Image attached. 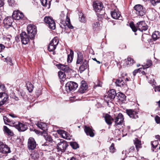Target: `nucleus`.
I'll list each match as a JSON object with an SVG mask.
<instances>
[{"mask_svg": "<svg viewBox=\"0 0 160 160\" xmlns=\"http://www.w3.org/2000/svg\"><path fill=\"white\" fill-rule=\"evenodd\" d=\"M65 16V14L63 11L62 12L60 15V19L62 21L61 22L60 26L63 29L66 28V26H67L70 29H72L73 27L71 24L70 18H68L67 14L66 16V18L65 22L64 21V19Z\"/></svg>", "mask_w": 160, "mask_h": 160, "instance_id": "f257e3e1", "label": "nucleus"}, {"mask_svg": "<svg viewBox=\"0 0 160 160\" xmlns=\"http://www.w3.org/2000/svg\"><path fill=\"white\" fill-rule=\"evenodd\" d=\"M130 27L134 32H136L137 30L143 32L147 30L148 26L144 21L138 22L136 24L135 26L133 24L131 23Z\"/></svg>", "mask_w": 160, "mask_h": 160, "instance_id": "f03ea898", "label": "nucleus"}, {"mask_svg": "<svg viewBox=\"0 0 160 160\" xmlns=\"http://www.w3.org/2000/svg\"><path fill=\"white\" fill-rule=\"evenodd\" d=\"M57 145V152H60V154L64 152L68 146L67 142L63 140L57 139L55 141Z\"/></svg>", "mask_w": 160, "mask_h": 160, "instance_id": "7ed1b4c3", "label": "nucleus"}, {"mask_svg": "<svg viewBox=\"0 0 160 160\" xmlns=\"http://www.w3.org/2000/svg\"><path fill=\"white\" fill-rule=\"evenodd\" d=\"M27 31L30 38L32 40L34 39L37 32L36 26L33 25L29 24L27 28Z\"/></svg>", "mask_w": 160, "mask_h": 160, "instance_id": "20e7f679", "label": "nucleus"}, {"mask_svg": "<svg viewBox=\"0 0 160 160\" xmlns=\"http://www.w3.org/2000/svg\"><path fill=\"white\" fill-rule=\"evenodd\" d=\"M134 9L136 11V14L138 16H142L145 14L146 9L140 4L135 5L134 7Z\"/></svg>", "mask_w": 160, "mask_h": 160, "instance_id": "39448f33", "label": "nucleus"}, {"mask_svg": "<svg viewBox=\"0 0 160 160\" xmlns=\"http://www.w3.org/2000/svg\"><path fill=\"white\" fill-rule=\"evenodd\" d=\"M45 23L48 24L49 28L52 29L55 28V23L52 18L49 16H46L44 18Z\"/></svg>", "mask_w": 160, "mask_h": 160, "instance_id": "423d86ee", "label": "nucleus"}, {"mask_svg": "<svg viewBox=\"0 0 160 160\" xmlns=\"http://www.w3.org/2000/svg\"><path fill=\"white\" fill-rule=\"evenodd\" d=\"M78 87V84L72 81L68 82L65 85L66 90L67 92L75 90Z\"/></svg>", "mask_w": 160, "mask_h": 160, "instance_id": "0eeeda50", "label": "nucleus"}, {"mask_svg": "<svg viewBox=\"0 0 160 160\" xmlns=\"http://www.w3.org/2000/svg\"><path fill=\"white\" fill-rule=\"evenodd\" d=\"M115 90L112 89L108 91V93L107 95H105L104 98V100L108 102L109 101L113 99L117 96Z\"/></svg>", "mask_w": 160, "mask_h": 160, "instance_id": "6e6552de", "label": "nucleus"}, {"mask_svg": "<svg viewBox=\"0 0 160 160\" xmlns=\"http://www.w3.org/2000/svg\"><path fill=\"white\" fill-rule=\"evenodd\" d=\"M59 41L56 38H54L50 42L48 47V50L49 52L53 51L54 50L56 46L58 45Z\"/></svg>", "mask_w": 160, "mask_h": 160, "instance_id": "1a4fd4ad", "label": "nucleus"}, {"mask_svg": "<svg viewBox=\"0 0 160 160\" xmlns=\"http://www.w3.org/2000/svg\"><path fill=\"white\" fill-rule=\"evenodd\" d=\"M20 37L22 44L26 45L29 42V37L26 32H22L20 34Z\"/></svg>", "mask_w": 160, "mask_h": 160, "instance_id": "9d476101", "label": "nucleus"}, {"mask_svg": "<svg viewBox=\"0 0 160 160\" xmlns=\"http://www.w3.org/2000/svg\"><path fill=\"white\" fill-rule=\"evenodd\" d=\"M124 118L123 115L119 113L115 119V124L117 125H121L123 123Z\"/></svg>", "mask_w": 160, "mask_h": 160, "instance_id": "9b49d317", "label": "nucleus"}, {"mask_svg": "<svg viewBox=\"0 0 160 160\" xmlns=\"http://www.w3.org/2000/svg\"><path fill=\"white\" fill-rule=\"evenodd\" d=\"M8 98V95L5 92H0V106L4 104Z\"/></svg>", "mask_w": 160, "mask_h": 160, "instance_id": "f8f14e48", "label": "nucleus"}, {"mask_svg": "<svg viewBox=\"0 0 160 160\" xmlns=\"http://www.w3.org/2000/svg\"><path fill=\"white\" fill-rule=\"evenodd\" d=\"M126 113L130 118H132L136 119L138 117V112L133 109H127Z\"/></svg>", "mask_w": 160, "mask_h": 160, "instance_id": "ddd939ff", "label": "nucleus"}, {"mask_svg": "<svg viewBox=\"0 0 160 160\" xmlns=\"http://www.w3.org/2000/svg\"><path fill=\"white\" fill-rule=\"evenodd\" d=\"M36 147V142L32 138H30L28 139V147L29 150H33Z\"/></svg>", "mask_w": 160, "mask_h": 160, "instance_id": "4468645a", "label": "nucleus"}, {"mask_svg": "<svg viewBox=\"0 0 160 160\" xmlns=\"http://www.w3.org/2000/svg\"><path fill=\"white\" fill-rule=\"evenodd\" d=\"M0 151L3 153H8L11 152L10 148L2 142L0 144Z\"/></svg>", "mask_w": 160, "mask_h": 160, "instance_id": "2eb2a0df", "label": "nucleus"}, {"mask_svg": "<svg viewBox=\"0 0 160 160\" xmlns=\"http://www.w3.org/2000/svg\"><path fill=\"white\" fill-rule=\"evenodd\" d=\"M15 126L19 132L24 131L28 128L26 125L20 122H18L17 124L15 125Z\"/></svg>", "mask_w": 160, "mask_h": 160, "instance_id": "dca6fc26", "label": "nucleus"}, {"mask_svg": "<svg viewBox=\"0 0 160 160\" xmlns=\"http://www.w3.org/2000/svg\"><path fill=\"white\" fill-rule=\"evenodd\" d=\"M111 14L112 17L114 19H122V17L121 15L120 12L117 9L111 11Z\"/></svg>", "mask_w": 160, "mask_h": 160, "instance_id": "f3484780", "label": "nucleus"}, {"mask_svg": "<svg viewBox=\"0 0 160 160\" xmlns=\"http://www.w3.org/2000/svg\"><path fill=\"white\" fill-rule=\"evenodd\" d=\"M94 10L96 12H99L103 8V5L101 2H94L93 4Z\"/></svg>", "mask_w": 160, "mask_h": 160, "instance_id": "a211bd4d", "label": "nucleus"}, {"mask_svg": "<svg viewBox=\"0 0 160 160\" xmlns=\"http://www.w3.org/2000/svg\"><path fill=\"white\" fill-rule=\"evenodd\" d=\"M87 84L84 81H82L81 83L80 87L78 91V92L81 93H84L88 89Z\"/></svg>", "mask_w": 160, "mask_h": 160, "instance_id": "6ab92c4d", "label": "nucleus"}, {"mask_svg": "<svg viewBox=\"0 0 160 160\" xmlns=\"http://www.w3.org/2000/svg\"><path fill=\"white\" fill-rule=\"evenodd\" d=\"M24 17L23 13L20 12L19 10L13 12L12 15L13 18L16 20H19L22 19Z\"/></svg>", "mask_w": 160, "mask_h": 160, "instance_id": "aec40b11", "label": "nucleus"}, {"mask_svg": "<svg viewBox=\"0 0 160 160\" xmlns=\"http://www.w3.org/2000/svg\"><path fill=\"white\" fill-rule=\"evenodd\" d=\"M56 66L58 68L64 71V72L69 73L72 70V69L67 65L59 64H57Z\"/></svg>", "mask_w": 160, "mask_h": 160, "instance_id": "412c9836", "label": "nucleus"}, {"mask_svg": "<svg viewBox=\"0 0 160 160\" xmlns=\"http://www.w3.org/2000/svg\"><path fill=\"white\" fill-rule=\"evenodd\" d=\"M12 19L11 17H8L3 20V23L5 28H9L12 25Z\"/></svg>", "mask_w": 160, "mask_h": 160, "instance_id": "4be33fe9", "label": "nucleus"}, {"mask_svg": "<svg viewBox=\"0 0 160 160\" xmlns=\"http://www.w3.org/2000/svg\"><path fill=\"white\" fill-rule=\"evenodd\" d=\"M84 131L87 135L91 137L94 136V134L93 132L92 129L89 127L85 126H84Z\"/></svg>", "mask_w": 160, "mask_h": 160, "instance_id": "5701e85b", "label": "nucleus"}, {"mask_svg": "<svg viewBox=\"0 0 160 160\" xmlns=\"http://www.w3.org/2000/svg\"><path fill=\"white\" fill-rule=\"evenodd\" d=\"M88 62L86 59L84 60L82 65L79 68V70L80 73L82 72L88 67Z\"/></svg>", "mask_w": 160, "mask_h": 160, "instance_id": "b1692460", "label": "nucleus"}, {"mask_svg": "<svg viewBox=\"0 0 160 160\" xmlns=\"http://www.w3.org/2000/svg\"><path fill=\"white\" fill-rule=\"evenodd\" d=\"M135 152V148L134 146H132L126 151V154L127 155V156L132 157L134 156V153Z\"/></svg>", "mask_w": 160, "mask_h": 160, "instance_id": "393cba45", "label": "nucleus"}, {"mask_svg": "<svg viewBox=\"0 0 160 160\" xmlns=\"http://www.w3.org/2000/svg\"><path fill=\"white\" fill-rule=\"evenodd\" d=\"M116 86L122 87L125 85L123 77L117 79L115 82Z\"/></svg>", "mask_w": 160, "mask_h": 160, "instance_id": "a878e982", "label": "nucleus"}, {"mask_svg": "<svg viewBox=\"0 0 160 160\" xmlns=\"http://www.w3.org/2000/svg\"><path fill=\"white\" fill-rule=\"evenodd\" d=\"M104 118L106 123L108 125H111L112 123V121L114 120L113 118L108 114H105Z\"/></svg>", "mask_w": 160, "mask_h": 160, "instance_id": "bb28decb", "label": "nucleus"}, {"mask_svg": "<svg viewBox=\"0 0 160 160\" xmlns=\"http://www.w3.org/2000/svg\"><path fill=\"white\" fill-rule=\"evenodd\" d=\"M42 136L44 137L46 141L52 142V139L51 136L48 135L46 131H42Z\"/></svg>", "mask_w": 160, "mask_h": 160, "instance_id": "cd10ccee", "label": "nucleus"}, {"mask_svg": "<svg viewBox=\"0 0 160 160\" xmlns=\"http://www.w3.org/2000/svg\"><path fill=\"white\" fill-rule=\"evenodd\" d=\"M136 149L137 151H138L139 149L142 148L141 143L140 141L138 138H135L133 140Z\"/></svg>", "mask_w": 160, "mask_h": 160, "instance_id": "c85d7f7f", "label": "nucleus"}, {"mask_svg": "<svg viewBox=\"0 0 160 160\" xmlns=\"http://www.w3.org/2000/svg\"><path fill=\"white\" fill-rule=\"evenodd\" d=\"M92 29L94 31H98L100 29V25L99 22H96L93 23L92 24Z\"/></svg>", "mask_w": 160, "mask_h": 160, "instance_id": "c756f323", "label": "nucleus"}, {"mask_svg": "<svg viewBox=\"0 0 160 160\" xmlns=\"http://www.w3.org/2000/svg\"><path fill=\"white\" fill-rule=\"evenodd\" d=\"M78 57L76 62L77 64H81L83 61V55L82 53L79 52L77 53Z\"/></svg>", "mask_w": 160, "mask_h": 160, "instance_id": "7c9ffc66", "label": "nucleus"}, {"mask_svg": "<svg viewBox=\"0 0 160 160\" xmlns=\"http://www.w3.org/2000/svg\"><path fill=\"white\" fill-rule=\"evenodd\" d=\"M117 97L118 99L120 101L123 102L126 100V97L125 95L123 93L119 92L117 94Z\"/></svg>", "mask_w": 160, "mask_h": 160, "instance_id": "2f4dec72", "label": "nucleus"}, {"mask_svg": "<svg viewBox=\"0 0 160 160\" xmlns=\"http://www.w3.org/2000/svg\"><path fill=\"white\" fill-rule=\"evenodd\" d=\"M153 41H155L160 38V32L158 31L154 32L152 35Z\"/></svg>", "mask_w": 160, "mask_h": 160, "instance_id": "473e14b6", "label": "nucleus"}, {"mask_svg": "<svg viewBox=\"0 0 160 160\" xmlns=\"http://www.w3.org/2000/svg\"><path fill=\"white\" fill-rule=\"evenodd\" d=\"M36 125L39 128L43 130V131H45L47 129V125L45 123L41 122H38Z\"/></svg>", "mask_w": 160, "mask_h": 160, "instance_id": "72a5a7b5", "label": "nucleus"}, {"mask_svg": "<svg viewBox=\"0 0 160 160\" xmlns=\"http://www.w3.org/2000/svg\"><path fill=\"white\" fill-rule=\"evenodd\" d=\"M43 6L45 7L49 8H50L51 5V2L52 0L49 1L48 3H47V0H40Z\"/></svg>", "mask_w": 160, "mask_h": 160, "instance_id": "f704fd0d", "label": "nucleus"}, {"mask_svg": "<svg viewBox=\"0 0 160 160\" xmlns=\"http://www.w3.org/2000/svg\"><path fill=\"white\" fill-rule=\"evenodd\" d=\"M73 51L71 49L70 50V53L68 55L67 62L68 63H70L72 61L73 58Z\"/></svg>", "mask_w": 160, "mask_h": 160, "instance_id": "c9c22d12", "label": "nucleus"}, {"mask_svg": "<svg viewBox=\"0 0 160 160\" xmlns=\"http://www.w3.org/2000/svg\"><path fill=\"white\" fill-rule=\"evenodd\" d=\"M31 158L34 160L38 159L39 157V155L38 152L35 151L31 154Z\"/></svg>", "mask_w": 160, "mask_h": 160, "instance_id": "e433bc0d", "label": "nucleus"}, {"mask_svg": "<svg viewBox=\"0 0 160 160\" xmlns=\"http://www.w3.org/2000/svg\"><path fill=\"white\" fill-rule=\"evenodd\" d=\"M26 84L28 90L29 92H31L33 89V85L29 81L27 82Z\"/></svg>", "mask_w": 160, "mask_h": 160, "instance_id": "4c0bfd02", "label": "nucleus"}, {"mask_svg": "<svg viewBox=\"0 0 160 160\" xmlns=\"http://www.w3.org/2000/svg\"><path fill=\"white\" fill-rule=\"evenodd\" d=\"M4 132L10 135H12L13 134V133L12 131L9 129L7 126H3Z\"/></svg>", "mask_w": 160, "mask_h": 160, "instance_id": "58836bf2", "label": "nucleus"}, {"mask_svg": "<svg viewBox=\"0 0 160 160\" xmlns=\"http://www.w3.org/2000/svg\"><path fill=\"white\" fill-rule=\"evenodd\" d=\"M135 62L134 60L130 58H127V60L126 61V64L128 65H132L133 63Z\"/></svg>", "mask_w": 160, "mask_h": 160, "instance_id": "ea45409f", "label": "nucleus"}, {"mask_svg": "<svg viewBox=\"0 0 160 160\" xmlns=\"http://www.w3.org/2000/svg\"><path fill=\"white\" fill-rule=\"evenodd\" d=\"M152 64V62L150 60H147L145 63L144 64V65H143L142 66L144 67V68H148L151 66Z\"/></svg>", "mask_w": 160, "mask_h": 160, "instance_id": "a19ab883", "label": "nucleus"}, {"mask_svg": "<svg viewBox=\"0 0 160 160\" xmlns=\"http://www.w3.org/2000/svg\"><path fill=\"white\" fill-rule=\"evenodd\" d=\"M70 145L74 149H77L79 148L78 144L76 142H72L70 143Z\"/></svg>", "mask_w": 160, "mask_h": 160, "instance_id": "79ce46f5", "label": "nucleus"}, {"mask_svg": "<svg viewBox=\"0 0 160 160\" xmlns=\"http://www.w3.org/2000/svg\"><path fill=\"white\" fill-rule=\"evenodd\" d=\"M151 144L152 148H153L155 149L157 148L158 144V141L157 140H155L153 141H152L151 142Z\"/></svg>", "mask_w": 160, "mask_h": 160, "instance_id": "37998d69", "label": "nucleus"}, {"mask_svg": "<svg viewBox=\"0 0 160 160\" xmlns=\"http://www.w3.org/2000/svg\"><path fill=\"white\" fill-rule=\"evenodd\" d=\"M79 19L82 22H84L85 21V19L84 15L82 13H80L79 14Z\"/></svg>", "mask_w": 160, "mask_h": 160, "instance_id": "c03bdc74", "label": "nucleus"}, {"mask_svg": "<svg viewBox=\"0 0 160 160\" xmlns=\"http://www.w3.org/2000/svg\"><path fill=\"white\" fill-rule=\"evenodd\" d=\"M114 145V144L112 143L109 148L110 152L112 153L116 151V149L115 148Z\"/></svg>", "mask_w": 160, "mask_h": 160, "instance_id": "a18cd8bd", "label": "nucleus"}, {"mask_svg": "<svg viewBox=\"0 0 160 160\" xmlns=\"http://www.w3.org/2000/svg\"><path fill=\"white\" fill-rule=\"evenodd\" d=\"M5 60L4 61L8 63H9L10 65H12L13 64L12 63V60L11 58L9 57H7V58H5Z\"/></svg>", "mask_w": 160, "mask_h": 160, "instance_id": "49530a36", "label": "nucleus"}, {"mask_svg": "<svg viewBox=\"0 0 160 160\" xmlns=\"http://www.w3.org/2000/svg\"><path fill=\"white\" fill-rule=\"evenodd\" d=\"M58 76L61 79L63 78H65V73L63 72L60 71L58 72Z\"/></svg>", "mask_w": 160, "mask_h": 160, "instance_id": "de8ad7c7", "label": "nucleus"}, {"mask_svg": "<svg viewBox=\"0 0 160 160\" xmlns=\"http://www.w3.org/2000/svg\"><path fill=\"white\" fill-rule=\"evenodd\" d=\"M159 2H160V0H152L151 3L153 6H155L157 3Z\"/></svg>", "mask_w": 160, "mask_h": 160, "instance_id": "09e8293b", "label": "nucleus"}, {"mask_svg": "<svg viewBox=\"0 0 160 160\" xmlns=\"http://www.w3.org/2000/svg\"><path fill=\"white\" fill-rule=\"evenodd\" d=\"M102 86V83L100 82L99 81L95 83V85L94 87H101Z\"/></svg>", "mask_w": 160, "mask_h": 160, "instance_id": "8fccbe9b", "label": "nucleus"}, {"mask_svg": "<svg viewBox=\"0 0 160 160\" xmlns=\"http://www.w3.org/2000/svg\"><path fill=\"white\" fill-rule=\"evenodd\" d=\"M155 119L156 121V122L157 123H160V117H159L158 116H156L155 117Z\"/></svg>", "mask_w": 160, "mask_h": 160, "instance_id": "3c124183", "label": "nucleus"}, {"mask_svg": "<svg viewBox=\"0 0 160 160\" xmlns=\"http://www.w3.org/2000/svg\"><path fill=\"white\" fill-rule=\"evenodd\" d=\"M3 119L5 124H6L7 122H10V120L6 116H4Z\"/></svg>", "mask_w": 160, "mask_h": 160, "instance_id": "603ef678", "label": "nucleus"}, {"mask_svg": "<svg viewBox=\"0 0 160 160\" xmlns=\"http://www.w3.org/2000/svg\"><path fill=\"white\" fill-rule=\"evenodd\" d=\"M140 68L137 69L135 70L133 72V74L134 76H135L136 74L140 70Z\"/></svg>", "mask_w": 160, "mask_h": 160, "instance_id": "864d4df0", "label": "nucleus"}, {"mask_svg": "<svg viewBox=\"0 0 160 160\" xmlns=\"http://www.w3.org/2000/svg\"><path fill=\"white\" fill-rule=\"evenodd\" d=\"M5 48L4 45L2 44H0V52L3 50Z\"/></svg>", "mask_w": 160, "mask_h": 160, "instance_id": "5fc2aeb1", "label": "nucleus"}, {"mask_svg": "<svg viewBox=\"0 0 160 160\" xmlns=\"http://www.w3.org/2000/svg\"><path fill=\"white\" fill-rule=\"evenodd\" d=\"M11 37V36L10 35H9L8 36V37L5 38V40L7 41H8L9 42L10 40V38Z\"/></svg>", "mask_w": 160, "mask_h": 160, "instance_id": "6e6d98bb", "label": "nucleus"}, {"mask_svg": "<svg viewBox=\"0 0 160 160\" xmlns=\"http://www.w3.org/2000/svg\"><path fill=\"white\" fill-rule=\"evenodd\" d=\"M4 4V0H0V8L2 7Z\"/></svg>", "mask_w": 160, "mask_h": 160, "instance_id": "4d7b16f0", "label": "nucleus"}, {"mask_svg": "<svg viewBox=\"0 0 160 160\" xmlns=\"http://www.w3.org/2000/svg\"><path fill=\"white\" fill-rule=\"evenodd\" d=\"M155 92L156 91L160 92V85L156 87L155 89Z\"/></svg>", "mask_w": 160, "mask_h": 160, "instance_id": "13d9d810", "label": "nucleus"}, {"mask_svg": "<svg viewBox=\"0 0 160 160\" xmlns=\"http://www.w3.org/2000/svg\"><path fill=\"white\" fill-rule=\"evenodd\" d=\"M15 39L16 41L18 42H19L20 41V39H19V36H16L15 37Z\"/></svg>", "mask_w": 160, "mask_h": 160, "instance_id": "bf43d9fd", "label": "nucleus"}, {"mask_svg": "<svg viewBox=\"0 0 160 160\" xmlns=\"http://www.w3.org/2000/svg\"><path fill=\"white\" fill-rule=\"evenodd\" d=\"M65 132V131H64L63 130H60L58 131V133L61 134H62L63 133H64Z\"/></svg>", "mask_w": 160, "mask_h": 160, "instance_id": "052dcab7", "label": "nucleus"}, {"mask_svg": "<svg viewBox=\"0 0 160 160\" xmlns=\"http://www.w3.org/2000/svg\"><path fill=\"white\" fill-rule=\"evenodd\" d=\"M92 59L93 60L96 61L98 63L100 64V61L97 60V59L95 58H92Z\"/></svg>", "mask_w": 160, "mask_h": 160, "instance_id": "680f3d73", "label": "nucleus"}, {"mask_svg": "<svg viewBox=\"0 0 160 160\" xmlns=\"http://www.w3.org/2000/svg\"><path fill=\"white\" fill-rule=\"evenodd\" d=\"M155 138L156 139H158L159 140H160V136L159 135H157L155 136Z\"/></svg>", "mask_w": 160, "mask_h": 160, "instance_id": "e2e57ef3", "label": "nucleus"}, {"mask_svg": "<svg viewBox=\"0 0 160 160\" xmlns=\"http://www.w3.org/2000/svg\"><path fill=\"white\" fill-rule=\"evenodd\" d=\"M70 160H77V159L74 157L71 158Z\"/></svg>", "mask_w": 160, "mask_h": 160, "instance_id": "0e129e2a", "label": "nucleus"}, {"mask_svg": "<svg viewBox=\"0 0 160 160\" xmlns=\"http://www.w3.org/2000/svg\"><path fill=\"white\" fill-rule=\"evenodd\" d=\"M9 115L13 118L16 117L14 116V115L13 114H9Z\"/></svg>", "mask_w": 160, "mask_h": 160, "instance_id": "69168bd1", "label": "nucleus"}, {"mask_svg": "<svg viewBox=\"0 0 160 160\" xmlns=\"http://www.w3.org/2000/svg\"><path fill=\"white\" fill-rule=\"evenodd\" d=\"M107 54H110H110H113V52H107Z\"/></svg>", "mask_w": 160, "mask_h": 160, "instance_id": "338daca9", "label": "nucleus"}, {"mask_svg": "<svg viewBox=\"0 0 160 160\" xmlns=\"http://www.w3.org/2000/svg\"><path fill=\"white\" fill-rule=\"evenodd\" d=\"M3 156L2 155V154H0V158H2Z\"/></svg>", "mask_w": 160, "mask_h": 160, "instance_id": "774afa93", "label": "nucleus"}]
</instances>
